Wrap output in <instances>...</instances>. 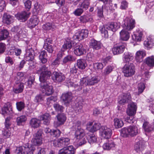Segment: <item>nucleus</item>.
Returning <instances> with one entry per match:
<instances>
[{
	"instance_id": "48",
	"label": "nucleus",
	"mask_w": 154,
	"mask_h": 154,
	"mask_svg": "<svg viewBox=\"0 0 154 154\" xmlns=\"http://www.w3.org/2000/svg\"><path fill=\"white\" fill-rule=\"evenodd\" d=\"M61 132L59 129L52 130L51 135L54 137H58L60 136Z\"/></svg>"
},
{
	"instance_id": "35",
	"label": "nucleus",
	"mask_w": 154,
	"mask_h": 154,
	"mask_svg": "<svg viewBox=\"0 0 154 154\" xmlns=\"http://www.w3.org/2000/svg\"><path fill=\"white\" fill-rule=\"evenodd\" d=\"M24 88V84L22 83H20L19 84H17L16 87L14 88L13 91L16 94L22 92Z\"/></svg>"
},
{
	"instance_id": "55",
	"label": "nucleus",
	"mask_w": 154,
	"mask_h": 154,
	"mask_svg": "<svg viewBox=\"0 0 154 154\" xmlns=\"http://www.w3.org/2000/svg\"><path fill=\"white\" fill-rule=\"evenodd\" d=\"M25 8L26 10L29 11L31 7L32 3L29 0H26L24 2Z\"/></svg>"
},
{
	"instance_id": "29",
	"label": "nucleus",
	"mask_w": 154,
	"mask_h": 154,
	"mask_svg": "<svg viewBox=\"0 0 154 154\" xmlns=\"http://www.w3.org/2000/svg\"><path fill=\"white\" fill-rule=\"evenodd\" d=\"M40 119L44 121L43 123L44 124L48 125L50 122L51 116L49 113H45L44 115L41 116Z\"/></svg>"
},
{
	"instance_id": "43",
	"label": "nucleus",
	"mask_w": 154,
	"mask_h": 154,
	"mask_svg": "<svg viewBox=\"0 0 154 154\" xmlns=\"http://www.w3.org/2000/svg\"><path fill=\"white\" fill-rule=\"evenodd\" d=\"M134 57L130 54L128 53H125V56L123 57V60L125 63H129L131 61Z\"/></svg>"
},
{
	"instance_id": "17",
	"label": "nucleus",
	"mask_w": 154,
	"mask_h": 154,
	"mask_svg": "<svg viewBox=\"0 0 154 154\" xmlns=\"http://www.w3.org/2000/svg\"><path fill=\"white\" fill-rule=\"evenodd\" d=\"M52 77L54 81L57 82H62L64 81L65 78L63 74L57 72H54L53 73Z\"/></svg>"
},
{
	"instance_id": "47",
	"label": "nucleus",
	"mask_w": 154,
	"mask_h": 154,
	"mask_svg": "<svg viewBox=\"0 0 154 154\" xmlns=\"http://www.w3.org/2000/svg\"><path fill=\"white\" fill-rule=\"evenodd\" d=\"M75 58L72 55H69L66 56L63 60V63H65L68 62L73 61L75 60Z\"/></svg>"
},
{
	"instance_id": "63",
	"label": "nucleus",
	"mask_w": 154,
	"mask_h": 154,
	"mask_svg": "<svg viewBox=\"0 0 154 154\" xmlns=\"http://www.w3.org/2000/svg\"><path fill=\"white\" fill-rule=\"evenodd\" d=\"M138 90L139 93L140 94L142 93L145 89V85L143 83H140L138 84Z\"/></svg>"
},
{
	"instance_id": "40",
	"label": "nucleus",
	"mask_w": 154,
	"mask_h": 154,
	"mask_svg": "<svg viewBox=\"0 0 154 154\" xmlns=\"http://www.w3.org/2000/svg\"><path fill=\"white\" fill-rule=\"evenodd\" d=\"M87 139L88 142L90 143H93L97 141V138L94 134L89 133L87 136Z\"/></svg>"
},
{
	"instance_id": "3",
	"label": "nucleus",
	"mask_w": 154,
	"mask_h": 154,
	"mask_svg": "<svg viewBox=\"0 0 154 154\" xmlns=\"http://www.w3.org/2000/svg\"><path fill=\"white\" fill-rule=\"evenodd\" d=\"M137 106L135 103H130L127 110V113L128 116L125 118V120L129 123H132L134 122V117L133 116L135 114Z\"/></svg>"
},
{
	"instance_id": "14",
	"label": "nucleus",
	"mask_w": 154,
	"mask_h": 154,
	"mask_svg": "<svg viewBox=\"0 0 154 154\" xmlns=\"http://www.w3.org/2000/svg\"><path fill=\"white\" fill-rule=\"evenodd\" d=\"M73 97L71 92H68L62 94L61 99L64 102L65 104L70 103L72 101Z\"/></svg>"
},
{
	"instance_id": "39",
	"label": "nucleus",
	"mask_w": 154,
	"mask_h": 154,
	"mask_svg": "<svg viewBox=\"0 0 154 154\" xmlns=\"http://www.w3.org/2000/svg\"><path fill=\"white\" fill-rule=\"evenodd\" d=\"M77 65L78 67L81 69H84L87 66V64L84 60L80 59L77 61Z\"/></svg>"
},
{
	"instance_id": "34",
	"label": "nucleus",
	"mask_w": 154,
	"mask_h": 154,
	"mask_svg": "<svg viewBox=\"0 0 154 154\" xmlns=\"http://www.w3.org/2000/svg\"><path fill=\"white\" fill-rule=\"evenodd\" d=\"M47 54L46 51H42L40 52L39 56V58L43 63H46L48 60L47 59Z\"/></svg>"
},
{
	"instance_id": "13",
	"label": "nucleus",
	"mask_w": 154,
	"mask_h": 154,
	"mask_svg": "<svg viewBox=\"0 0 154 154\" xmlns=\"http://www.w3.org/2000/svg\"><path fill=\"white\" fill-rule=\"evenodd\" d=\"M100 131L102 137L106 139L110 138L112 134L111 130L106 126H102Z\"/></svg>"
},
{
	"instance_id": "12",
	"label": "nucleus",
	"mask_w": 154,
	"mask_h": 154,
	"mask_svg": "<svg viewBox=\"0 0 154 154\" xmlns=\"http://www.w3.org/2000/svg\"><path fill=\"white\" fill-rule=\"evenodd\" d=\"M88 31L87 29H83L80 32L76 33L75 35L73 36V38L75 40H82L85 38H87L88 36Z\"/></svg>"
},
{
	"instance_id": "19",
	"label": "nucleus",
	"mask_w": 154,
	"mask_h": 154,
	"mask_svg": "<svg viewBox=\"0 0 154 154\" xmlns=\"http://www.w3.org/2000/svg\"><path fill=\"white\" fill-rule=\"evenodd\" d=\"M74 53L78 56H80L84 54L86 52V50L83 47L82 45L80 44H77L74 48Z\"/></svg>"
},
{
	"instance_id": "45",
	"label": "nucleus",
	"mask_w": 154,
	"mask_h": 154,
	"mask_svg": "<svg viewBox=\"0 0 154 154\" xmlns=\"http://www.w3.org/2000/svg\"><path fill=\"white\" fill-rule=\"evenodd\" d=\"M72 47V44L71 42L69 40L66 41L64 45H63L62 50L64 51L68 49H70Z\"/></svg>"
},
{
	"instance_id": "18",
	"label": "nucleus",
	"mask_w": 154,
	"mask_h": 154,
	"mask_svg": "<svg viewBox=\"0 0 154 154\" xmlns=\"http://www.w3.org/2000/svg\"><path fill=\"white\" fill-rule=\"evenodd\" d=\"M131 100V97L129 93H125L121 97V99L119 101V104L123 105L130 102Z\"/></svg>"
},
{
	"instance_id": "16",
	"label": "nucleus",
	"mask_w": 154,
	"mask_h": 154,
	"mask_svg": "<svg viewBox=\"0 0 154 154\" xmlns=\"http://www.w3.org/2000/svg\"><path fill=\"white\" fill-rule=\"evenodd\" d=\"M30 14V12L24 11L17 13L15 15V16L18 20H21L22 22H25L29 18Z\"/></svg>"
},
{
	"instance_id": "54",
	"label": "nucleus",
	"mask_w": 154,
	"mask_h": 154,
	"mask_svg": "<svg viewBox=\"0 0 154 154\" xmlns=\"http://www.w3.org/2000/svg\"><path fill=\"white\" fill-rule=\"evenodd\" d=\"M35 81V78L33 76H30L28 81L26 82V85H27L30 88L32 85L33 83Z\"/></svg>"
},
{
	"instance_id": "46",
	"label": "nucleus",
	"mask_w": 154,
	"mask_h": 154,
	"mask_svg": "<svg viewBox=\"0 0 154 154\" xmlns=\"http://www.w3.org/2000/svg\"><path fill=\"white\" fill-rule=\"evenodd\" d=\"M55 27V26L53 24L50 23H48L44 24L42 26L43 28L46 30H50L51 29H54Z\"/></svg>"
},
{
	"instance_id": "49",
	"label": "nucleus",
	"mask_w": 154,
	"mask_h": 154,
	"mask_svg": "<svg viewBox=\"0 0 154 154\" xmlns=\"http://www.w3.org/2000/svg\"><path fill=\"white\" fill-rule=\"evenodd\" d=\"M42 9V6L38 2H36L34 5V11L37 13H40Z\"/></svg>"
},
{
	"instance_id": "11",
	"label": "nucleus",
	"mask_w": 154,
	"mask_h": 154,
	"mask_svg": "<svg viewBox=\"0 0 154 154\" xmlns=\"http://www.w3.org/2000/svg\"><path fill=\"white\" fill-rule=\"evenodd\" d=\"M42 130H39L34 134L33 138L32 140V142L35 145L39 146L42 144Z\"/></svg>"
},
{
	"instance_id": "23",
	"label": "nucleus",
	"mask_w": 154,
	"mask_h": 154,
	"mask_svg": "<svg viewBox=\"0 0 154 154\" xmlns=\"http://www.w3.org/2000/svg\"><path fill=\"white\" fill-rule=\"evenodd\" d=\"M130 32L123 28L120 32V38L123 41H127L130 37Z\"/></svg>"
},
{
	"instance_id": "8",
	"label": "nucleus",
	"mask_w": 154,
	"mask_h": 154,
	"mask_svg": "<svg viewBox=\"0 0 154 154\" xmlns=\"http://www.w3.org/2000/svg\"><path fill=\"white\" fill-rule=\"evenodd\" d=\"M99 80L96 76L93 77L91 78H83L81 80L80 84L83 86L92 85L97 83Z\"/></svg>"
},
{
	"instance_id": "57",
	"label": "nucleus",
	"mask_w": 154,
	"mask_h": 154,
	"mask_svg": "<svg viewBox=\"0 0 154 154\" xmlns=\"http://www.w3.org/2000/svg\"><path fill=\"white\" fill-rule=\"evenodd\" d=\"M54 146L56 147H63L60 138L57 140H54L53 142Z\"/></svg>"
},
{
	"instance_id": "28",
	"label": "nucleus",
	"mask_w": 154,
	"mask_h": 154,
	"mask_svg": "<svg viewBox=\"0 0 154 154\" xmlns=\"http://www.w3.org/2000/svg\"><path fill=\"white\" fill-rule=\"evenodd\" d=\"M79 20L81 22L85 23L88 22H92L93 18L89 14H86L81 16Z\"/></svg>"
},
{
	"instance_id": "58",
	"label": "nucleus",
	"mask_w": 154,
	"mask_h": 154,
	"mask_svg": "<svg viewBox=\"0 0 154 154\" xmlns=\"http://www.w3.org/2000/svg\"><path fill=\"white\" fill-rule=\"evenodd\" d=\"M78 144L80 146L85 144L87 142L85 138V137H81L80 139H77Z\"/></svg>"
},
{
	"instance_id": "56",
	"label": "nucleus",
	"mask_w": 154,
	"mask_h": 154,
	"mask_svg": "<svg viewBox=\"0 0 154 154\" xmlns=\"http://www.w3.org/2000/svg\"><path fill=\"white\" fill-rule=\"evenodd\" d=\"M54 107L56 111L62 112L63 109V107L58 103H55L54 104Z\"/></svg>"
},
{
	"instance_id": "31",
	"label": "nucleus",
	"mask_w": 154,
	"mask_h": 154,
	"mask_svg": "<svg viewBox=\"0 0 154 154\" xmlns=\"http://www.w3.org/2000/svg\"><path fill=\"white\" fill-rule=\"evenodd\" d=\"M75 134L76 139H80L81 137H85V133L84 130L82 128H79L76 129Z\"/></svg>"
},
{
	"instance_id": "64",
	"label": "nucleus",
	"mask_w": 154,
	"mask_h": 154,
	"mask_svg": "<svg viewBox=\"0 0 154 154\" xmlns=\"http://www.w3.org/2000/svg\"><path fill=\"white\" fill-rule=\"evenodd\" d=\"M89 5V2L88 0H85L81 4L80 6L82 8H83L86 10L88 8Z\"/></svg>"
},
{
	"instance_id": "51",
	"label": "nucleus",
	"mask_w": 154,
	"mask_h": 154,
	"mask_svg": "<svg viewBox=\"0 0 154 154\" xmlns=\"http://www.w3.org/2000/svg\"><path fill=\"white\" fill-rule=\"evenodd\" d=\"M16 104L17 109L20 111L24 108L25 104L23 102L20 101L17 102Z\"/></svg>"
},
{
	"instance_id": "36",
	"label": "nucleus",
	"mask_w": 154,
	"mask_h": 154,
	"mask_svg": "<svg viewBox=\"0 0 154 154\" xmlns=\"http://www.w3.org/2000/svg\"><path fill=\"white\" fill-rule=\"evenodd\" d=\"M57 117L59 122L58 125H59L63 124L66 119V117L63 113L58 114L57 116Z\"/></svg>"
},
{
	"instance_id": "32",
	"label": "nucleus",
	"mask_w": 154,
	"mask_h": 154,
	"mask_svg": "<svg viewBox=\"0 0 154 154\" xmlns=\"http://www.w3.org/2000/svg\"><path fill=\"white\" fill-rule=\"evenodd\" d=\"M114 142L111 140H109L107 142L105 143L103 147L104 150H109L114 148L115 146Z\"/></svg>"
},
{
	"instance_id": "41",
	"label": "nucleus",
	"mask_w": 154,
	"mask_h": 154,
	"mask_svg": "<svg viewBox=\"0 0 154 154\" xmlns=\"http://www.w3.org/2000/svg\"><path fill=\"white\" fill-rule=\"evenodd\" d=\"M26 120V116L25 115H22L17 117L16 122L17 125H21L22 123L25 122Z\"/></svg>"
},
{
	"instance_id": "62",
	"label": "nucleus",
	"mask_w": 154,
	"mask_h": 154,
	"mask_svg": "<svg viewBox=\"0 0 154 154\" xmlns=\"http://www.w3.org/2000/svg\"><path fill=\"white\" fill-rule=\"evenodd\" d=\"M57 97H56L51 96L47 98V103L49 104L51 103H53V102L56 101L57 100Z\"/></svg>"
},
{
	"instance_id": "27",
	"label": "nucleus",
	"mask_w": 154,
	"mask_h": 154,
	"mask_svg": "<svg viewBox=\"0 0 154 154\" xmlns=\"http://www.w3.org/2000/svg\"><path fill=\"white\" fill-rule=\"evenodd\" d=\"M90 45L94 49L99 50L101 48V43L99 41H97L94 39L91 40Z\"/></svg>"
},
{
	"instance_id": "6",
	"label": "nucleus",
	"mask_w": 154,
	"mask_h": 154,
	"mask_svg": "<svg viewBox=\"0 0 154 154\" xmlns=\"http://www.w3.org/2000/svg\"><path fill=\"white\" fill-rule=\"evenodd\" d=\"M39 70L42 71L39 77L40 81H43L46 79H48L51 76V72L49 71L48 67L46 65H44Z\"/></svg>"
},
{
	"instance_id": "2",
	"label": "nucleus",
	"mask_w": 154,
	"mask_h": 154,
	"mask_svg": "<svg viewBox=\"0 0 154 154\" xmlns=\"http://www.w3.org/2000/svg\"><path fill=\"white\" fill-rule=\"evenodd\" d=\"M120 27V25L116 22H111L109 24L100 27V31L103 35L106 38L108 37V31L107 29L115 32Z\"/></svg>"
},
{
	"instance_id": "24",
	"label": "nucleus",
	"mask_w": 154,
	"mask_h": 154,
	"mask_svg": "<svg viewBox=\"0 0 154 154\" xmlns=\"http://www.w3.org/2000/svg\"><path fill=\"white\" fill-rule=\"evenodd\" d=\"M146 53L144 51H139L136 54L135 58L137 62H141L143 60V57L146 56Z\"/></svg>"
},
{
	"instance_id": "10",
	"label": "nucleus",
	"mask_w": 154,
	"mask_h": 154,
	"mask_svg": "<svg viewBox=\"0 0 154 154\" xmlns=\"http://www.w3.org/2000/svg\"><path fill=\"white\" fill-rule=\"evenodd\" d=\"M126 45V44L124 43H120L115 45L112 49L113 54L117 55L122 53Z\"/></svg>"
},
{
	"instance_id": "22",
	"label": "nucleus",
	"mask_w": 154,
	"mask_h": 154,
	"mask_svg": "<svg viewBox=\"0 0 154 154\" xmlns=\"http://www.w3.org/2000/svg\"><path fill=\"white\" fill-rule=\"evenodd\" d=\"M13 113L11 105L8 103L2 108V114L3 115H10Z\"/></svg>"
},
{
	"instance_id": "42",
	"label": "nucleus",
	"mask_w": 154,
	"mask_h": 154,
	"mask_svg": "<svg viewBox=\"0 0 154 154\" xmlns=\"http://www.w3.org/2000/svg\"><path fill=\"white\" fill-rule=\"evenodd\" d=\"M146 63L150 67L154 66V57L153 56L148 57L146 59Z\"/></svg>"
},
{
	"instance_id": "30",
	"label": "nucleus",
	"mask_w": 154,
	"mask_h": 154,
	"mask_svg": "<svg viewBox=\"0 0 154 154\" xmlns=\"http://www.w3.org/2000/svg\"><path fill=\"white\" fill-rule=\"evenodd\" d=\"M144 147V142L142 140H140L136 142L134 145L135 149L137 152L143 150Z\"/></svg>"
},
{
	"instance_id": "61",
	"label": "nucleus",
	"mask_w": 154,
	"mask_h": 154,
	"mask_svg": "<svg viewBox=\"0 0 154 154\" xmlns=\"http://www.w3.org/2000/svg\"><path fill=\"white\" fill-rule=\"evenodd\" d=\"M10 119V118L8 117H7L5 119V128H10L11 124Z\"/></svg>"
},
{
	"instance_id": "1",
	"label": "nucleus",
	"mask_w": 154,
	"mask_h": 154,
	"mask_svg": "<svg viewBox=\"0 0 154 154\" xmlns=\"http://www.w3.org/2000/svg\"><path fill=\"white\" fill-rule=\"evenodd\" d=\"M139 133L137 127L136 125H130L124 128L121 130V135L123 137H127L129 136L134 137Z\"/></svg>"
},
{
	"instance_id": "38",
	"label": "nucleus",
	"mask_w": 154,
	"mask_h": 154,
	"mask_svg": "<svg viewBox=\"0 0 154 154\" xmlns=\"http://www.w3.org/2000/svg\"><path fill=\"white\" fill-rule=\"evenodd\" d=\"M114 125L116 128H121L124 125L123 122L121 119L116 118L114 119Z\"/></svg>"
},
{
	"instance_id": "7",
	"label": "nucleus",
	"mask_w": 154,
	"mask_h": 154,
	"mask_svg": "<svg viewBox=\"0 0 154 154\" xmlns=\"http://www.w3.org/2000/svg\"><path fill=\"white\" fill-rule=\"evenodd\" d=\"M48 79L43 81H40L41 82L40 87L43 91H44L45 94L48 96L51 95L53 92L52 86L49 85L48 83Z\"/></svg>"
},
{
	"instance_id": "26",
	"label": "nucleus",
	"mask_w": 154,
	"mask_h": 154,
	"mask_svg": "<svg viewBox=\"0 0 154 154\" xmlns=\"http://www.w3.org/2000/svg\"><path fill=\"white\" fill-rule=\"evenodd\" d=\"M13 17L5 13L3 16V22L4 23L9 24L13 21Z\"/></svg>"
},
{
	"instance_id": "44",
	"label": "nucleus",
	"mask_w": 154,
	"mask_h": 154,
	"mask_svg": "<svg viewBox=\"0 0 154 154\" xmlns=\"http://www.w3.org/2000/svg\"><path fill=\"white\" fill-rule=\"evenodd\" d=\"M60 140L63 147L67 146L70 143V139L68 137H61L60 138Z\"/></svg>"
},
{
	"instance_id": "25",
	"label": "nucleus",
	"mask_w": 154,
	"mask_h": 154,
	"mask_svg": "<svg viewBox=\"0 0 154 154\" xmlns=\"http://www.w3.org/2000/svg\"><path fill=\"white\" fill-rule=\"evenodd\" d=\"M26 55L25 59L27 61H32L34 59V54L32 48L26 49Z\"/></svg>"
},
{
	"instance_id": "33",
	"label": "nucleus",
	"mask_w": 154,
	"mask_h": 154,
	"mask_svg": "<svg viewBox=\"0 0 154 154\" xmlns=\"http://www.w3.org/2000/svg\"><path fill=\"white\" fill-rule=\"evenodd\" d=\"M29 123L31 126L34 128L39 127L41 124V121L36 118H32L30 121Z\"/></svg>"
},
{
	"instance_id": "37",
	"label": "nucleus",
	"mask_w": 154,
	"mask_h": 154,
	"mask_svg": "<svg viewBox=\"0 0 154 154\" xmlns=\"http://www.w3.org/2000/svg\"><path fill=\"white\" fill-rule=\"evenodd\" d=\"M9 35V32L7 30H1L0 32V41L6 39L8 37Z\"/></svg>"
},
{
	"instance_id": "5",
	"label": "nucleus",
	"mask_w": 154,
	"mask_h": 154,
	"mask_svg": "<svg viewBox=\"0 0 154 154\" xmlns=\"http://www.w3.org/2000/svg\"><path fill=\"white\" fill-rule=\"evenodd\" d=\"M35 149L34 145H32L30 147L26 145L17 147L16 152L17 154H32Z\"/></svg>"
},
{
	"instance_id": "21",
	"label": "nucleus",
	"mask_w": 154,
	"mask_h": 154,
	"mask_svg": "<svg viewBox=\"0 0 154 154\" xmlns=\"http://www.w3.org/2000/svg\"><path fill=\"white\" fill-rule=\"evenodd\" d=\"M91 122L88 123L87 125V128L90 132H94L99 130L100 128V125L99 124Z\"/></svg>"
},
{
	"instance_id": "60",
	"label": "nucleus",
	"mask_w": 154,
	"mask_h": 154,
	"mask_svg": "<svg viewBox=\"0 0 154 154\" xmlns=\"http://www.w3.org/2000/svg\"><path fill=\"white\" fill-rule=\"evenodd\" d=\"M112 70L113 68L112 66H108L105 69L103 74L105 75H108L112 71Z\"/></svg>"
},
{
	"instance_id": "52",
	"label": "nucleus",
	"mask_w": 154,
	"mask_h": 154,
	"mask_svg": "<svg viewBox=\"0 0 154 154\" xmlns=\"http://www.w3.org/2000/svg\"><path fill=\"white\" fill-rule=\"evenodd\" d=\"M94 68L96 70L102 69L103 67V65L101 63H95L93 64Z\"/></svg>"
},
{
	"instance_id": "59",
	"label": "nucleus",
	"mask_w": 154,
	"mask_h": 154,
	"mask_svg": "<svg viewBox=\"0 0 154 154\" xmlns=\"http://www.w3.org/2000/svg\"><path fill=\"white\" fill-rule=\"evenodd\" d=\"M144 45L148 48H150L153 46V43L152 41H149L148 39L147 41H144Z\"/></svg>"
},
{
	"instance_id": "9",
	"label": "nucleus",
	"mask_w": 154,
	"mask_h": 154,
	"mask_svg": "<svg viewBox=\"0 0 154 154\" xmlns=\"http://www.w3.org/2000/svg\"><path fill=\"white\" fill-rule=\"evenodd\" d=\"M135 20L131 18L126 17L124 20L123 28L128 31H131L134 27Z\"/></svg>"
},
{
	"instance_id": "4",
	"label": "nucleus",
	"mask_w": 154,
	"mask_h": 154,
	"mask_svg": "<svg viewBox=\"0 0 154 154\" xmlns=\"http://www.w3.org/2000/svg\"><path fill=\"white\" fill-rule=\"evenodd\" d=\"M122 72L125 77H131L135 73L134 65L132 63L125 64L122 68Z\"/></svg>"
},
{
	"instance_id": "20",
	"label": "nucleus",
	"mask_w": 154,
	"mask_h": 154,
	"mask_svg": "<svg viewBox=\"0 0 154 154\" xmlns=\"http://www.w3.org/2000/svg\"><path fill=\"white\" fill-rule=\"evenodd\" d=\"M39 22L38 18L36 16H33L30 19L28 22V27L31 29H32L38 24Z\"/></svg>"
},
{
	"instance_id": "15",
	"label": "nucleus",
	"mask_w": 154,
	"mask_h": 154,
	"mask_svg": "<svg viewBox=\"0 0 154 154\" xmlns=\"http://www.w3.org/2000/svg\"><path fill=\"white\" fill-rule=\"evenodd\" d=\"M75 149L72 146L64 147L60 150L58 154H74Z\"/></svg>"
},
{
	"instance_id": "53",
	"label": "nucleus",
	"mask_w": 154,
	"mask_h": 154,
	"mask_svg": "<svg viewBox=\"0 0 154 154\" xmlns=\"http://www.w3.org/2000/svg\"><path fill=\"white\" fill-rule=\"evenodd\" d=\"M69 85L72 87H74L76 90L80 91L82 90V86L79 85L78 84H76V83L70 82H69Z\"/></svg>"
},
{
	"instance_id": "50",
	"label": "nucleus",
	"mask_w": 154,
	"mask_h": 154,
	"mask_svg": "<svg viewBox=\"0 0 154 154\" xmlns=\"http://www.w3.org/2000/svg\"><path fill=\"white\" fill-rule=\"evenodd\" d=\"M43 48L49 53H51L54 51V48L52 45H48L46 44V45H44Z\"/></svg>"
}]
</instances>
